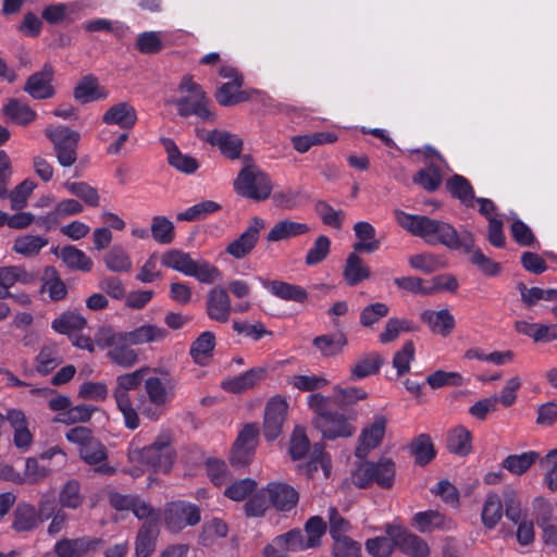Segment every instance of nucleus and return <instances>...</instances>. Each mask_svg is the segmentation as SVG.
<instances>
[{
	"label": "nucleus",
	"instance_id": "obj_1",
	"mask_svg": "<svg viewBox=\"0 0 557 557\" xmlns=\"http://www.w3.org/2000/svg\"><path fill=\"white\" fill-rule=\"evenodd\" d=\"M396 222L408 233L422 238L429 245H443L451 250L470 252L474 246L473 234L467 230L458 232L451 224L429 218L394 210Z\"/></svg>",
	"mask_w": 557,
	"mask_h": 557
},
{
	"label": "nucleus",
	"instance_id": "obj_2",
	"mask_svg": "<svg viewBox=\"0 0 557 557\" xmlns=\"http://www.w3.org/2000/svg\"><path fill=\"white\" fill-rule=\"evenodd\" d=\"M178 382L161 368H150L144 380L145 394L139 398L140 413L150 421H158L176 397Z\"/></svg>",
	"mask_w": 557,
	"mask_h": 557
},
{
	"label": "nucleus",
	"instance_id": "obj_3",
	"mask_svg": "<svg viewBox=\"0 0 557 557\" xmlns=\"http://www.w3.org/2000/svg\"><path fill=\"white\" fill-rule=\"evenodd\" d=\"M128 461L141 470L168 473L174 462L175 454L171 447V436L166 433L159 435L156 441L146 447H137L131 444L128 448Z\"/></svg>",
	"mask_w": 557,
	"mask_h": 557
},
{
	"label": "nucleus",
	"instance_id": "obj_4",
	"mask_svg": "<svg viewBox=\"0 0 557 557\" xmlns=\"http://www.w3.org/2000/svg\"><path fill=\"white\" fill-rule=\"evenodd\" d=\"M150 373V367H141L133 372L117 375L113 388V398L116 408L123 416L124 424L129 430L140 425L139 414L134 406L131 392L137 389L145 377Z\"/></svg>",
	"mask_w": 557,
	"mask_h": 557
},
{
	"label": "nucleus",
	"instance_id": "obj_5",
	"mask_svg": "<svg viewBox=\"0 0 557 557\" xmlns=\"http://www.w3.org/2000/svg\"><path fill=\"white\" fill-rule=\"evenodd\" d=\"M181 98L175 102L178 115L189 117L195 115L202 122H214L216 114L210 107V100L199 84L190 75H185L178 86Z\"/></svg>",
	"mask_w": 557,
	"mask_h": 557
},
{
	"label": "nucleus",
	"instance_id": "obj_6",
	"mask_svg": "<svg viewBox=\"0 0 557 557\" xmlns=\"http://www.w3.org/2000/svg\"><path fill=\"white\" fill-rule=\"evenodd\" d=\"M97 343L99 347L107 349V358L115 366L131 369L138 362V354L132 348L133 343L124 331L103 327L97 335Z\"/></svg>",
	"mask_w": 557,
	"mask_h": 557
},
{
	"label": "nucleus",
	"instance_id": "obj_7",
	"mask_svg": "<svg viewBox=\"0 0 557 557\" xmlns=\"http://www.w3.org/2000/svg\"><path fill=\"white\" fill-rule=\"evenodd\" d=\"M235 189L246 198L265 200L272 193L270 176L256 165H246L235 181Z\"/></svg>",
	"mask_w": 557,
	"mask_h": 557
},
{
	"label": "nucleus",
	"instance_id": "obj_8",
	"mask_svg": "<svg viewBox=\"0 0 557 557\" xmlns=\"http://www.w3.org/2000/svg\"><path fill=\"white\" fill-rule=\"evenodd\" d=\"M46 136L53 144L57 159L62 166H71L77 160V147L81 135L66 126H49L45 129Z\"/></svg>",
	"mask_w": 557,
	"mask_h": 557
},
{
	"label": "nucleus",
	"instance_id": "obj_9",
	"mask_svg": "<svg viewBox=\"0 0 557 557\" xmlns=\"http://www.w3.org/2000/svg\"><path fill=\"white\" fill-rule=\"evenodd\" d=\"M200 519L199 508L184 500L172 502L164 510V524L172 533H178L188 525H196Z\"/></svg>",
	"mask_w": 557,
	"mask_h": 557
},
{
	"label": "nucleus",
	"instance_id": "obj_10",
	"mask_svg": "<svg viewBox=\"0 0 557 557\" xmlns=\"http://www.w3.org/2000/svg\"><path fill=\"white\" fill-rule=\"evenodd\" d=\"M103 545V540L88 535L70 539L61 537L53 546L57 557H89L96 554Z\"/></svg>",
	"mask_w": 557,
	"mask_h": 557
},
{
	"label": "nucleus",
	"instance_id": "obj_11",
	"mask_svg": "<svg viewBox=\"0 0 557 557\" xmlns=\"http://www.w3.org/2000/svg\"><path fill=\"white\" fill-rule=\"evenodd\" d=\"M259 429L256 424H246L239 432L230 455V460L235 467L249 463L255 455L258 444Z\"/></svg>",
	"mask_w": 557,
	"mask_h": 557
},
{
	"label": "nucleus",
	"instance_id": "obj_12",
	"mask_svg": "<svg viewBox=\"0 0 557 557\" xmlns=\"http://www.w3.org/2000/svg\"><path fill=\"white\" fill-rule=\"evenodd\" d=\"M386 534L394 537L396 547L406 555L411 557H428L430 554V547L422 537L400 525H387Z\"/></svg>",
	"mask_w": 557,
	"mask_h": 557
},
{
	"label": "nucleus",
	"instance_id": "obj_13",
	"mask_svg": "<svg viewBox=\"0 0 557 557\" xmlns=\"http://www.w3.org/2000/svg\"><path fill=\"white\" fill-rule=\"evenodd\" d=\"M54 73V67L50 63H45L39 71L27 78L24 91L35 100L52 98L55 94L52 85Z\"/></svg>",
	"mask_w": 557,
	"mask_h": 557
},
{
	"label": "nucleus",
	"instance_id": "obj_14",
	"mask_svg": "<svg viewBox=\"0 0 557 557\" xmlns=\"http://www.w3.org/2000/svg\"><path fill=\"white\" fill-rule=\"evenodd\" d=\"M79 457L84 462L92 466L97 474L111 476L116 473V469L107 462L108 451L106 446L95 437L79 447Z\"/></svg>",
	"mask_w": 557,
	"mask_h": 557
},
{
	"label": "nucleus",
	"instance_id": "obj_15",
	"mask_svg": "<svg viewBox=\"0 0 557 557\" xmlns=\"http://www.w3.org/2000/svg\"><path fill=\"white\" fill-rule=\"evenodd\" d=\"M233 311L232 300L227 289L222 286L212 287L206 296V313L218 323L230 321Z\"/></svg>",
	"mask_w": 557,
	"mask_h": 557
},
{
	"label": "nucleus",
	"instance_id": "obj_16",
	"mask_svg": "<svg viewBox=\"0 0 557 557\" xmlns=\"http://www.w3.org/2000/svg\"><path fill=\"white\" fill-rule=\"evenodd\" d=\"M264 227V220L259 216H255L246 231L227 245L226 252L235 259L245 258L255 248L259 234Z\"/></svg>",
	"mask_w": 557,
	"mask_h": 557
},
{
	"label": "nucleus",
	"instance_id": "obj_17",
	"mask_svg": "<svg viewBox=\"0 0 557 557\" xmlns=\"http://www.w3.org/2000/svg\"><path fill=\"white\" fill-rule=\"evenodd\" d=\"M288 404L281 396L272 397L264 409L263 434L268 441H274L281 433Z\"/></svg>",
	"mask_w": 557,
	"mask_h": 557
},
{
	"label": "nucleus",
	"instance_id": "obj_18",
	"mask_svg": "<svg viewBox=\"0 0 557 557\" xmlns=\"http://www.w3.org/2000/svg\"><path fill=\"white\" fill-rule=\"evenodd\" d=\"M269 502L276 510L289 511L298 503V492L289 484L271 482L267 485Z\"/></svg>",
	"mask_w": 557,
	"mask_h": 557
},
{
	"label": "nucleus",
	"instance_id": "obj_19",
	"mask_svg": "<svg viewBox=\"0 0 557 557\" xmlns=\"http://www.w3.org/2000/svg\"><path fill=\"white\" fill-rule=\"evenodd\" d=\"M209 144L218 147L221 153L231 160H236L243 151V139L227 131L214 129L205 138Z\"/></svg>",
	"mask_w": 557,
	"mask_h": 557
},
{
	"label": "nucleus",
	"instance_id": "obj_20",
	"mask_svg": "<svg viewBox=\"0 0 557 557\" xmlns=\"http://www.w3.org/2000/svg\"><path fill=\"white\" fill-rule=\"evenodd\" d=\"M412 522L421 533H430L435 530L450 531L455 528V522L437 510H426L417 512Z\"/></svg>",
	"mask_w": 557,
	"mask_h": 557
},
{
	"label": "nucleus",
	"instance_id": "obj_21",
	"mask_svg": "<svg viewBox=\"0 0 557 557\" xmlns=\"http://www.w3.org/2000/svg\"><path fill=\"white\" fill-rule=\"evenodd\" d=\"M259 282L261 285L269 290L273 296L286 300V301H295V302H305L308 299V293L305 288L299 285L290 284L283 281H267L262 277H259Z\"/></svg>",
	"mask_w": 557,
	"mask_h": 557
},
{
	"label": "nucleus",
	"instance_id": "obj_22",
	"mask_svg": "<svg viewBox=\"0 0 557 557\" xmlns=\"http://www.w3.org/2000/svg\"><path fill=\"white\" fill-rule=\"evenodd\" d=\"M161 143L168 154L169 164L176 171L189 175L194 174L199 169L198 161L195 158L183 153L173 139L161 138Z\"/></svg>",
	"mask_w": 557,
	"mask_h": 557
},
{
	"label": "nucleus",
	"instance_id": "obj_23",
	"mask_svg": "<svg viewBox=\"0 0 557 557\" xmlns=\"http://www.w3.org/2000/svg\"><path fill=\"white\" fill-rule=\"evenodd\" d=\"M102 122L107 125H117L122 129H131L137 122V112L128 102H119L104 112Z\"/></svg>",
	"mask_w": 557,
	"mask_h": 557
},
{
	"label": "nucleus",
	"instance_id": "obj_24",
	"mask_svg": "<svg viewBox=\"0 0 557 557\" xmlns=\"http://www.w3.org/2000/svg\"><path fill=\"white\" fill-rule=\"evenodd\" d=\"M315 428L321 431L323 437L329 440L349 437L355 433V428L348 422L346 417L334 410Z\"/></svg>",
	"mask_w": 557,
	"mask_h": 557
},
{
	"label": "nucleus",
	"instance_id": "obj_25",
	"mask_svg": "<svg viewBox=\"0 0 557 557\" xmlns=\"http://www.w3.org/2000/svg\"><path fill=\"white\" fill-rule=\"evenodd\" d=\"M420 318L433 333L440 334L443 337H447L456 325L455 318L448 309L438 311L426 309L421 312Z\"/></svg>",
	"mask_w": 557,
	"mask_h": 557
},
{
	"label": "nucleus",
	"instance_id": "obj_26",
	"mask_svg": "<svg viewBox=\"0 0 557 557\" xmlns=\"http://www.w3.org/2000/svg\"><path fill=\"white\" fill-rule=\"evenodd\" d=\"M7 421L14 431V444L20 449H27L33 442V434L28 429L25 413L20 409H9L7 411Z\"/></svg>",
	"mask_w": 557,
	"mask_h": 557
},
{
	"label": "nucleus",
	"instance_id": "obj_27",
	"mask_svg": "<svg viewBox=\"0 0 557 557\" xmlns=\"http://www.w3.org/2000/svg\"><path fill=\"white\" fill-rule=\"evenodd\" d=\"M61 449L51 448L40 455L37 458H27L25 462V473L23 479L29 483H37L51 473V469L46 463L47 460L51 459L55 454H61Z\"/></svg>",
	"mask_w": 557,
	"mask_h": 557
},
{
	"label": "nucleus",
	"instance_id": "obj_28",
	"mask_svg": "<svg viewBox=\"0 0 557 557\" xmlns=\"http://www.w3.org/2000/svg\"><path fill=\"white\" fill-rule=\"evenodd\" d=\"M309 231L310 227L306 223L282 220L271 227L267 235V240L270 243L288 240L293 237L304 235Z\"/></svg>",
	"mask_w": 557,
	"mask_h": 557
},
{
	"label": "nucleus",
	"instance_id": "obj_29",
	"mask_svg": "<svg viewBox=\"0 0 557 557\" xmlns=\"http://www.w3.org/2000/svg\"><path fill=\"white\" fill-rule=\"evenodd\" d=\"M3 115L11 122L27 126L35 121L37 113L25 102L16 98H10L2 108Z\"/></svg>",
	"mask_w": 557,
	"mask_h": 557
},
{
	"label": "nucleus",
	"instance_id": "obj_30",
	"mask_svg": "<svg viewBox=\"0 0 557 557\" xmlns=\"http://www.w3.org/2000/svg\"><path fill=\"white\" fill-rule=\"evenodd\" d=\"M159 534L157 519L146 521L140 528L135 546L136 557H148L156 548V541Z\"/></svg>",
	"mask_w": 557,
	"mask_h": 557
},
{
	"label": "nucleus",
	"instance_id": "obj_31",
	"mask_svg": "<svg viewBox=\"0 0 557 557\" xmlns=\"http://www.w3.org/2000/svg\"><path fill=\"white\" fill-rule=\"evenodd\" d=\"M386 424L387 419L384 416H374L373 421L362 430L358 451L376 447L385 434Z\"/></svg>",
	"mask_w": 557,
	"mask_h": 557
},
{
	"label": "nucleus",
	"instance_id": "obj_32",
	"mask_svg": "<svg viewBox=\"0 0 557 557\" xmlns=\"http://www.w3.org/2000/svg\"><path fill=\"white\" fill-rule=\"evenodd\" d=\"M265 372L267 370L264 368H251L231 380L224 381L222 387L227 392L242 393L252 388L264 377Z\"/></svg>",
	"mask_w": 557,
	"mask_h": 557
},
{
	"label": "nucleus",
	"instance_id": "obj_33",
	"mask_svg": "<svg viewBox=\"0 0 557 557\" xmlns=\"http://www.w3.org/2000/svg\"><path fill=\"white\" fill-rule=\"evenodd\" d=\"M125 334L133 345L138 346L162 342L166 337L168 331L156 324H144L132 331L125 332Z\"/></svg>",
	"mask_w": 557,
	"mask_h": 557
},
{
	"label": "nucleus",
	"instance_id": "obj_34",
	"mask_svg": "<svg viewBox=\"0 0 557 557\" xmlns=\"http://www.w3.org/2000/svg\"><path fill=\"white\" fill-rule=\"evenodd\" d=\"M354 232L359 239L354 244L355 251L374 252L380 248V240L375 238V228L369 222L360 221L354 225Z\"/></svg>",
	"mask_w": 557,
	"mask_h": 557
},
{
	"label": "nucleus",
	"instance_id": "obj_35",
	"mask_svg": "<svg viewBox=\"0 0 557 557\" xmlns=\"http://www.w3.org/2000/svg\"><path fill=\"white\" fill-rule=\"evenodd\" d=\"M41 281L40 292L42 294L47 293L51 300L59 301L66 296V286L54 267H47L45 269Z\"/></svg>",
	"mask_w": 557,
	"mask_h": 557
},
{
	"label": "nucleus",
	"instance_id": "obj_36",
	"mask_svg": "<svg viewBox=\"0 0 557 557\" xmlns=\"http://www.w3.org/2000/svg\"><path fill=\"white\" fill-rule=\"evenodd\" d=\"M312 345L323 357H335L339 355L347 345V337L344 333L323 334L314 337Z\"/></svg>",
	"mask_w": 557,
	"mask_h": 557
},
{
	"label": "nucleus",
	"instance_id": "obj_37",
	"mask_svg": "<svg viewBox=\"0 0 557 557\" xmlns=\"http://www.w3.org/2000/svg\"><path fill=\"white\" fill-rule=\"evenodd\" d=\"M215 347V336L211 331L202 332L191 344L190 356L200 366L208 363Z\"/></svg>",
	"mask_w": 557,
	"mask_h": 557
},
{
	"label": "nucleus",
	"instance_id": "obj_38",
	"mask_svg": "<svg viewBox=\"0 0 557 557\" xmlns=\"http://www.w3.org/2000/svg\"><path fill=\"white\" fill-rule=\"evenodd\" d=\"M446 187L454 198H457L463 206L473 207L474 190L470 182L459 175L455 174L446 182Z\"/></svg>",
	"mask_w": 557,
	"mask_h": 557
},
{
	"label": "nucleus",
	"instance_id": "obj_39",
	"mask_svg": "<svg viewBox=\"0 0 557 557\" xmlns=\"http://www.w3.org/2000/svg\"><path fill=\"white\" fill-rule=\"evenodd\" d=\"M39 522L35 506L21 503L14 510L13 529L17 532H28L34 530Z\"/></svg>",
	"mask_w": 557,
	"mask_h": 557
},
{
	"label": "nucleus",
	"instance_id": "obj_40",
	"mask_svg": "<svg viewBox=\"0 0 557 557\" xmlns=\"http://www.w3.org/2000/svg\"><path fill=\"white\" fill-rule=\"evenodd\" d=\"M383 359L374 352L360 357L350 369V380L357 381L379 372Z\"/></svg>",
	"mask_w": 557,
	"mask_h": 557
},
{
	"label": "nucleus",
	"instance_id": "obj_41",
	"mask_svg": "<svg viewBox=\"0 0 557 557\" xmlns=\"http://www.w3.org/2000/svg\"><path fill=\"white\" fill-rule=\"evenodd\" d=\"M74 97L82 103H87L90 101H95L98 99H102L107 97V92H104L95 76L88 75L85 76L79 83L76 85L74 89Z\"/></svg>",
	"mask_w": 557,
	"mask_h": 557
},
{
	"label": "nucleus",
	"instance_id": "obj_42",
	"mask_svg": "<svg viewBox=\"0 0 557 557\" xmlns=\"http://www.w3.org/2000/svg\"><path fill=\"white\" fill-rule=\"evenodd\" d=\"M410 267L425 274L433 273L446 267V259L442 255L422 252L412 255L408 260Z\"/></svg>",
	"mask_w": 557,
	"mask_h": 557
},
{
	"label": "nucleus",
	"instance_id": "obj_43",
	"mask_svg": "<svg viewBox=\"0 0 557 557\" xmlns=\"http://www.w3.org/2000/svg\"><path fill=\"white\" fill-rule=\"evenodd\" d=\"M48 245V238L40 235H22L13 244V251L24 257H35Z\"/></svg>",
	"mask_w": 557,
	"mask_h": 557
},
{
	"label": "nucleus",
	"instance_id": "obj_44",
	"mask_svg": "<svg viewBox=\"0 0 557 557\" xmlns=\"http://www.w3.org/2000/svg\"><path fill=\"white\" fill-rule=\"evenodd\" d=\"M161 264L188 276L191 265H194V259L188 252L181 249H170L162 253Z\"/></svg>",
	"mask_w": 557,
	"mask_h": 557
},
{
	"label": "nucleus",
	"instance_id": "obj_45",
	"mask_svg": "<svg viewBox=\"0 0 557 557\" xmlns=\"http://www.w3.org/2000/svg\"><path fill=\"white\" fill-rule=\"evenodd\" d=\"M97 410V407L83 404L77 406H70L64 412H59L53 421L66 425L84 423L91 419L92 413Z\"/></svg>",
	"mask_w": 557,
	"mask_h": 557
},
{
	"label": "nucleus",
	"instance_id": "obj_46",
	"mask_svg": "<svg viewBox=\"0 0 557 557\" xmlns=\"http://www.w3.org/2000/svg\"><path fill=\"white\" fill-rule=\"evenodd\" d=\"M84 207L81 202L75 199H64L57 203L53 211L49 212L46 216L38 220L40 225H47L49 223H58L60 219L67 215H75L82 213Z\"/></svg>",
	"mask_w": 557,
	"mask_h": 557
},
{
	"label": "nucleus",
	"instance_id": "obj_47",
	"mask_svg": "<svg viewBox=\"0 0 557 557\" xmlns=\"http://www.w3.org/2000/svg\"><path fill=\"white\" fill-rule=\"evenodd\" d=\"M471 440L472 436L469 430L457 426L448 433L447 447L449 451L463 457L472 450Z\"/></svg>",
	"mask_w": 557,
	"mask_h": 557
},
{
	"label": "nucleus",
	"instance_id": "obj_48",
	"mask_svg": "<svg viewBox=\"0 0 557 557\" xmlns=\"http://www.w3.org/2000/svg\"><path fill=\"white\" fill-rule=\"evenodd\" d=\"M503 517V499L496 493H491L486 496V499L482 508V522L485 528L493 529L500 521Z\"/></svg>",
	"mask_w": 557,
	"mask_h": 557
},
{
	"label": "nucleus",
	"instance_id": "obj_49",
	"mask_svg": "<svg viewBox=\"0 0 557 557\" xmlns=\"http://www.w3.org/2000/svg\"><path fill=\"white\" fill-rule=\"evenodd\" d=\"M344 276L350 286H355L370 276V270L356 252H351L346 260Z\"/></svg>",
	"mask_w": 557,
	"mask_h": 557
},
{
	"label": "nucleus",
	"instance_id": "obj_50",
	"mask_svg": "<svg viewBox=\"0 0 557 557\" xmlns=\"http://www.w3.org/2000/svg\"><path fill=\"white\" fill-rule=\"evenodd\" d=\"M62 362L59 347L55 344L45 345L36 357V370L48 374Z\"/></svg>",
	"mask_w": 557,
	"mask_h": 557
},
{
	"label": "nucleus",
	"instance_id": "obj_51",
	"mask_svg": "<svg viewBox=\"0 0 557 557\" xmlns=\"http://www.w3.org/2000/svg\"><path fill=\"white\" fill-rule=\"evenodd\" d=\"M242 84V77H236L234 82L223 84L215 92L216 101L224 107L245 101L247 97L239 90Z\"/></svg>",
	"mask_w": 557,
	"mask_h": 557
},
{
	"label": "nucleus",
	"instance_id": "obj_52",
	"mask_svg": "<svg viewBox=\"0 0 557 557\" xmlns=\"http://www.w3.org/2000/svg\"><path fill=\"white\" fill-rule=\"evenodd\" d=\"M188 276L195 277L202 284H213L222 280V272L218 267L205 259L194 260Z\"/></svg>",
	"mask_w": 557,
	"mask_h": 557
},
{
	"label": "nucleus",
	"instance_id": "obj_53",
	"mask_svg": "<svg viewBox=\"0 0 557 557\" xmlns=\"http://www.w3.org/2000/svg\"><path fill=\"white\" fill-rule=\"evenodd\" d=\"M104 263L110 271L117 273L128 272L133 264L128 252L120 245H114L106 253Z\"/></svg>",
	"mask_w": 557,
	"mask_h": 557
},
{
	"label": "nucleus",
	"instance_id": "obj_54",
	"mask_svg": "<svg viewBox=\"0 0 557 557\" xmlns=\"http://www.w3.org/2000/svg\"><path fill=\"white\" fill-rule=\"evenodd\" d=\"M151 235L161 245H169L175 238V227L164 215H156L151 220Z\"/></svg>",
	"mask_w": 557,
	"mask_h": 557
},
{
	"label": "nucleus",
	"instance_id": "obj_55",
	"mask_svg": "<svg viewBox=\"0 0 557 557\" xmlns=\"http://www.w3.org/2000/svg\"><path fill=\"white\" fill-rule=\"evenodd\" d=\"M85 496L77 480H69L59 493V503L63 508L77 509L82 506Z\"/></svg>",
	"mask_w": 557,
	"mask_h": 557
},
{
	"label": "nucleus",
	"instance_id": "obj_56",
	"mask_svg": "<svg viewBox=\"0 0 557 557\" xmlns=\"http://www.w3.org/2000/svg\"><path fill=\"white\" fill-rule=\"evenodd\" d=\"M63 262L73 270L88 272L92 268V260L81 249L74 246H66L61 250Z\"/></svg>",
	"mask_w": 557,
	"mask_h": 557
},
{
	"label": "nucleus",
	"instance_id": "obj_57",
	"mask_svg": "<svg viewBox=\"0 0 557 557\" xmlns=\"http://www.w3.org/2000/svg\"><path fill=\"white\" fill-rule=\"evenodd\" d=\"M537 458L539 454L535 451L509 455L503 461V467L513 474L521 475L530 469Z\"/></svg>",
	"mask_w": 557,
	"mask_h": 557
},
{
	"label": "nucleus",
	"instance_id": "obj_58",
	"mask_svg": "<svg viewBox=\"0 0 557 557\" xmlns=\"http://www.w3.org/2000/svg\"><path fill=\"white\" fill-rule=\"evenodd\" d=\"M32 275L21 265H9L0 268V286L10 290L16 283L28 284Z\"/></svg>",
	"mask_w": 557,
	"mask_h": 557
},
{
	"label": "nucleus",
	"instance_id": "obj_59",
	"mask_svg": "<svg viewBox=\"0 0 557 557\" xmlns=\"http://www.w3.org/2000/svg\"><path fill=\"white\" fill-rule=\"evenodd\" d=\"M37 184L32 178L24 180L12 191H7V197L10 199V207L14 211H20L27 206V200Z\"/></svg>",
	"mask_w": 557,
	"mask_h": 557
},
{
	"label": "nucleus",
	"instance_id": "obj_60",
	"mask_svg": "<svg viewBox=\"0 0 557 557\" xmlns=\"http://www.w3.org/2000/svg\"><path fill=\"white\" fill-rule=\"evenodd\" d=\"M66 190L83 200L87 206L98 207L100 196L98 190L85 182H66L64 184Z\"/></svg>",
	"mask_w": 557,
	"mask_h": 557
},
{
	"label": "nucleus",
	"instance_id": "obj_61",
	"mask_svg": "<svg viewBox=\"0 0 557 557\" xmlns=\"http://www.w3.org/2000/svg\"><path fill=\"white\" fill-rule=\"evenodd\" d=\"M314 209L323 224L336 230L342 228L346 218V213L343 210H335L330 203L323 200H319Z\"/></svg>",
	"mask_w": 557,
	"mask_h": 557
},
{
	"label": "nucleus",
	"instance_id": "obj_62",
	"mask_svg": "<svg viewBox=\"0 0 557 557\" xmlns=\"http://www.w3.org/2000/svg\"><path fill=\"white\" fill-rule=\"evenodd\" d=\"M84 28L90 33H111L117 38H123L128 33V27L125 24L121 22H112L107 18H96L88 21L84 24Z\"/></svg>",
	"mask_w": 557,
	"mask_h": 557
},
{
	"label": "nucleus",
	"instance_id": "obj_63",
	"mask_svg": "<svg viewBox=\"0 0 557 557\" xmlns=\"http://www.w3.org/2000/svg\"><path fill=\"white\" fill-rule=\"evenodd\" d=\"M411 451L416 457L417 463L424 466L435 456V450L431 437L426 434H420L411 444Z\"/></svg>",
	"mask_w": 557,
	"mask_h": 557
},
{
	"label": "nucleus",
	"instance_id": "obj_64",
	"mask_svg": "<svg viewBox=\"0 0 557 557\" xmlns=\"http://www.w3.org/2000/svg\"><path fill=\"white\" fill-rule=\"evenodd\" d=\"M373 480L383 488H388L393 485L395 475V465L391 459H380L376 463L373 462Z\"/></svg>",
	"mask_w": 557,
	"mask_h": 557
}]
</instances>
